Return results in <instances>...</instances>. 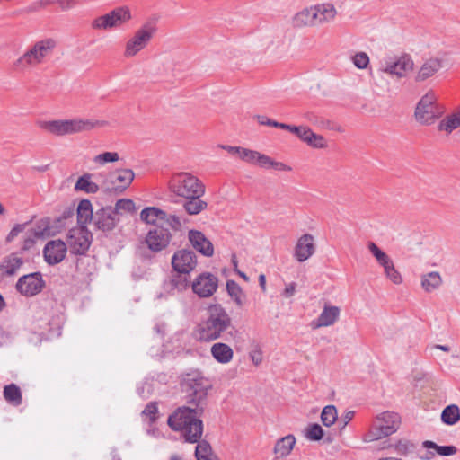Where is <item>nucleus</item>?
Returning <instances> with one entry per match:
<instances>
[{
    "instance_id": "14",
    "label": "nucleus",
    "mask_w": 460,
    "mask_h": 460,
    "mask_svg": "<svg viewBox=\"0 0 460 460\" xmlns=\"http://www.w3.org/2000/svg\"><path fill=\"white\" fill-rule=\"evenodd\" d=\"M15 287L22 296H33L41 292L45 281L40 272H34L19 278Z\"/></svg>"
},
{
    "instance_id": "59",
    "label": "nucleus",
    "mask_w": 460,
    "mask_h": 460,
    "mask_svg": "<svg viewBox=\"0 0 460 460\" xmlns=\"http://www.w3.org/2000/svg\"><path fill=\"white\" fill-rule=\"evenodd\" d=\"M34 243H35L34 239L31 237H28V238L24 239L22 245V250L28 251L34 245Z\"/></svg>"
},
{
    "instance_id": "47",
    "label": "nucleus",
    "mask_w": 460,
    "mask_h": 460,
    "mask_svg": "<svg viewBox=\"0 0 460 460\" xmlns=\"http://www.w3.org/2000/svg\"><path fill=\"white\" fill-rule=\"evenodd\" d=\"M112 208L113 210H116V215L118 216L120 211L128 213L134 212L136 208L132 199H120L116 202L115 207Z\"/></svg>"
},
{
    "instance_id": "10",
    "label": "nucleus",
    "mask_w": 460,
    "mask_h": 460,
    "mask_svg": "<svg viewBox=\"0 0 460 460\" xmlns=\"http://www.w3.org/2000/svg\"><path fill=\"white\" fill-rule=\"evenodd\" d=\"M155 31V27L152 23L143 24L126 42L124 57L129 58L137 55L149 44Z\"/></svg>"
},
{
    "instance_id": "28",
    "label": "nucleus",
    "mask_w": 460,
    "mask_h": 460,
    "mask_svg": "<svg viewBox=\"0 0 460 460\" xmlns=\"http://www.w3.org/2000/svg\"><path fill=\"white\" fill-rule=\"evenodd\" d=\"M112 182L119 183L116 190H125L133 181L135 173L131 169H117L111 173Z\"/></svg>"
},
{
    "instance_id": "38",
    "label": "nucleus",
    "mask_w": 460,
    "mask_h": 460,
    "mask_svg": "<svg viewBox=\"0 0 460 460\" xmlns=\"http://www.w3.org/2000/svg\"><path fill=\"white\" fill-rule=\"evenodd\" d=\"M92 174L84 173L80 176L75 185V190H82L85 193L94 194L99 190L97 183L91 181Z\"/></svg>"
},
{
    "instance_id": "29",
    "label": "nucleus",
    "mask_w": 460,
    "mask_h": 460,
    "mask_svg": "<svg viewBox=\"0 0 460 460\" xmlns=\"http://www.w3.org/2000/svg\"><path fill=\"white\" fill-rule=\"evenodd\" d=\"M22 258L18 256L17 253L13 252L4 259L0 266V269L4 271V275L13 276L16 274V272L22 267Z\"/></svg>"
},
{
    "instance_id": "11",
    "label": "nucleus",
    "mask_w": 460,
    "mask_h": 460,
    "mask_svg": "<svg viewBox=\"0 0 460 460\" xmlns=\"http://www.w3.org/2000/svg\"><path fill=\"white\" fill-rule=\"evenodd\" d=\"M132 18L128 7L121 6L113 9L112 11L96 17L92 22V27L95 30H111L119 28L127 23Z\"/></svg>"
},
{
    "instance_id": "64",
    "label": "nucleus",
    "mask_w": 460,
    "mask_h": 460,
    "mask_svg": "<svg viewBox=\"0 0 460 460\" xmlns=\"http://www.w3.org/2000/svg\"><path fill=\"white\" fill-rule=\"evenodd\" d=\"M386 448H394V444L389 443L388 441H384L382 443V446L380 447V449H386Z\"/></svg>"
},
{
    "instance_id": "62",
    "label": "nucleus",
    "mask_w": 460,
    "mask_h": 460,
    "mask_svg": "<svg viewBox=\"0 0 460 460\" xmlns=\"http://www.w3.org/2000/svg\"><path fill=\"white\" fill-rule=\"evenodd\" d=\"M270 119L267 118L266 116H257V120L259 124L263 126H269L268 122H270Z\"/></svg>"
},
{
    "instance_id": "1",
    "label": "nucleus",
    "mask_w": 460,
    "mask_h": 460,
    "mask_svg": "<svg viewBox=\"0 0 460 460\" xmlns=\"http://www.w3.org/2000/svg\"><path fill=\"white\" fill-rule=\"evenodd\" d=\"M198 340L205 342L222 339L230 341L234 338L236 329L226 310L219 304L210 305L207 310V317L196 328Z\"/></svg>"
},
{
    "instance_id": "17",
    "label": "nucleus",
    "mask_w": 460,
    "mask_h": 460,
    "mask_svg": "<svg viewBox=\"0 0 460 460\" xmlns=\"http://www.w3.org/2000/svg\"><path fill=\"white\" fill-rule=\"evenodd\" d=\"M119 220L116 210H113L111 206L98 209L93 219L95 228L102 232L113 230Z\"/></svg>"
},
{
    "instance_id": "60",
    "label": "nucleus",
    "mask_w": 460,
    "mask_h": 460,
    "mask_svg": "<svg viewBox=\"0 0 460 460\" xmlns=\"http://www.w3.org/2000/svg\"><path fill=\"white\" fill-rule=\"evenodd\" d=\"M355 412L353 411H348L342 416L343 427L344 428L354 417Z\"/></svg>"
},
{
    "instance_id": "40",
    "label": "nucleus",
    "mask_w": 460,
    "mask_h": 460,
    "mask_svg": "<svg viewBox=\"0 0 460 460\" xmlns=\"http://www.w3.org/2000/svg\"><path fill=\"white\" fill-rule=\"evenodd\" d=\"M56 4V0H36L30 4L28 6L18 10L14 14H29L33 13H39L45 10L48 6Z\"/></svg>"
},
{
    "instance_id": "24",
    "label": "nucleus",
    "mask_w": 460,
    "mask_h": 460,
    "mask_svg": "<svg viewBox=\"0 0 460 460\" xmlns=\"http://www.w3.org/2000/svg\"><path fill=\"white\" fill-rule=\"evenodd\" d=\"M316 13L313 5L296 13L292 18V25L295 28L316 26Z\"/></svg>"
},
{
    "instance_id": "53",
    "label": "nucleus",
    "mask_w": 460,
    "mask_h": 460,
    "mask_svg": "<svg viewBox=\"0 0 460 460\" xmlns=\"http://www.w3.org/2000/svg\"><path fill=\"white\" fill-rule=\"evenodd\" d=\"M310 128L303 126H290L289 131L296 135L302 141H305Z\"/></svg>"
},
{
    "instance_id": "30",
    "label": "nucleus",
    "mask_w": 460,
    "mask_h": 460,
    "mask_svg": "<svg viewBox=\"0 0 460 460\" xmlns=\"http://www.w3.org/2000/svg\"><path fill=\"white\" fill-rule=\"evenodd\" d=\"M460 127V107L457 111L450 115L446 116L438 124V130L446 132L447 134L452 133L455 129Z\"/></svg>"
},
{
    "instance_id": "15",
    "label": "nucleus",
    "mask_w": 460,
    "mask_h": 460,
    "mask_svg": "<svg viewBox=\"0 0 460 460\" xmlns=\"http://www.w3.org/2000/svg\"><path fill=\"white\" fill-rule=\"evenodd\" d=\"M172 266L178 273L190 274L197 266V257L194 252L182 249L174 252Z\"/></svg>"
},
{
    "instance_id": "44",
    "label": "nucleus",
    "mask_w": 460,
    "mask_h": 460,
    "mask_svg": "<svg viewBox=\"0 0 460 460\" xmlns=\"http://www.w3.org/2000/svg\"><path fill=\"white\" fill-rule=\"evenodd\" d=\"M394 449L398 455L406 456L414 451L415 444L408 439H399L394 444Z\"/></svg>"
},
{
    "instance_id": "8",
    "label": "nucleus",
    "mask_w": 460,
    "mask_h": 460,
    "mask_svg": "<svg viewBox=\"0 0 460 460\" xmlns=\"http://www.w3.org/2000/svg\"><path fill=\"white\" fill-rule=\"evenodd\" d=\"M401 424V417L394 411H384L376 415L370 429L364 435V442H372L395 433Z\"/></svg>"
},
{
    "instance_id": "22",
    "label": "nucleus",
    "mask_w": 460,
    "mask_h": 460,
    "mask_svg": "<svg viewBox=\"0 0 460 460\" xmlns=\"http://www.w3.org/2000/svg\"><path fill=\"white\" fill-rule=\"evenodd\" d=\"M341 310L338 306L325 305L319 316L311 323L314 329L327 327L334 324L340 316Z\"/></svg>"
},
{
    "instance_id": "13",
    "label": "nucleus",
    "mask_w": 460,
    "mask_h": 460,
    "mask_svg": "<svg viewBox=\"0 0 460 460\" xmlns=\"http://www.w3.org/2000/svg\"><path fill=\"white\" fill-rule=\"evenodd\" d=\"M172 239V234L168 228L155 226L150 229L145 237V243L153 252H159L165 250Z\"/></svg>"
},
{
    "instance_id": "7",
    "label": "nucleus",
    "mask_w": 460,
    "mask_h": 460,
    "mask_svg": "<svg viewBox=\"0 0 460 460\" xmlns=\"http://www.w3.org/2000/svg\"><path fill=\"white\" fill-rule=\"evenodd\" d=\"M170 191L179 198H189L193 195H204L206 187L195 175L181 172L173 173L169 181Z\"/></svg>"
},
{
    "instance_id": "3",
    "label": "nucleus",
    "mask_w": 460,
    "mask_h": 460,
    "mask_svg": "<svg viewBox=\"0 0 460 460\" xmlns=\"http://www.w3.org/2000/svg\"><path fill=\"white\" fill-rule=\"evenodd\" d=\"M58 42L53 38H43L30 45L13 63V68L24 73L46 63L53 55Z\"/></svg>"
},
{
    "instance_id": "42",
    "label": "nucleus",
    "mask_w": 460,
    "mask_h": 460,
    "mask_svg": "<svg viewBox=\"0 0 460 460\" xmlns=\"http://www.w3.org/2000/svg\"><path fill=\"white\" fill-rule=\"evenodd\" d=\"M226 290L236 305L242 306L244 296L241 287L234 280L229 279L226 281Z\"/></svg>"
},
{
    "instance_id": "35",
    "label": "nucleus",
    "mask_w": 460,
    "mask_h": 460,
    "mask_svg": "<svg viewBox=\"0 0 460 460\" xmlns=\"http://www.w3.org/2000/svg\"><path fill=\"white\" fill-rule=\"evenodd\" d=\"M189 287V274L178 273L172 275L168 282H165V288L169 291H182Z\"/></svg>"
},
{
    "instance_id": "34",
    "label": "nucleus",
    "mask_w": 460,
    "mask_h": 460,
    "mask_svg": "<svg viewBox=\"0 0 460 460\" xmlns=\"http://www.w3.org/2000/svg\"><path fill=\"white\" fill-rule=\"evenodd\" d=\"M4 400L13 405L19 406L22 404V397L20 387L15 384H10L4 387Z\"/></svg>"
},
{
    "instance_id": "56",
    "label": "nucleus",
    "mask_w": 460,
    "mask_h": 460,
    "mask_svg": "<svg viewBox=\"0 0 460 460\" xmlns=\"http://www.w3.org/2000/svg\"><path fill=\"white\" fill-rule=\"evenodd\" d=\"M250 358L255 366L262 362V353L260 349H254L250 352Z\"/></svg>"
},
{
    "instance_id": "57",
    "label": "nucleus",
    "mask_w": 460,
    "mask_h": 460,
    "mask_svg": "<svg viewBox=\"0 0 460 460\" xmlns=\"http://www.w3.org/2000/svg\"><path fill=\"white\" fill-rule=\"evenodd\" d=\"M296 288V284L295 282L289 283L283 291V296L286 297H291L294 296Z\"/></svg>"
},
{
    "instance_id": "2",
    "label": "nucleus",
    "mask_w": 460,
    "mask_h": 460,
    "mask_svg": "<svg viewBox=\"0 0 460 460\" xmlns=\"http://www.w3.org/2000/svg\"><path fill=\"white\" fill-rule=\"evenodd\" d=\"M205 409L202 407H178L167 419L168 426L174 431L181 432L185 442L194 444L203 434L201 416Z\"/></svg>"
},
{
    "instance_id": "33",
    "label": "nucleus",
    "mask_w": 460,
    "mask_h": 460,
    "mask_svg": "<svg viewBox=\"0 0 460 460\" xmlns=\"http://www.w3.org/2000/svg\"><path fill=\"white\" fill-rule=\"evenodd\" d=\"M165 217L166 212L155 207L145 208L140 212V219L150 225H155L157 220H163Z\"/></svg>"
},
{
    "instance_id": "50",
    "label": "nucleus",
    "mask_w": 460,
    "mask_h": 460,
    "mask_svg": "<svg viewBox=\"0 0 460 460\" xmlns=\"http://www.w3.org/2000/svg\"><path fill=\"white\" fill-rule=\"evenodd\" d=\"M158 407L155 402H148L142 411V415L147 417L151 423L155 422L157 419Z\"/></svg>"
},
{
    "instance_id": "19",
    "label": "nucleus",
    "mask_w": 460,
    "mask_h": 460,
    "mask_svg": "<svg viewBox=\"0 0 460 460\" xmlns=\"http://www.w3.org/2000/svg\"><path fill=\"white\" fill-rule=\"evenodd\" d=\"M67 252V245L60 239L49 241L43 248V256L49 265L61 262Z\"/></svg>"
},
{
    "instance_id": "5",
    "label": "nucleus",
    "mask_w": 460,
    "mask_h": 460,
    "mask_svg": "<svg viewBox=\"0 0 460 460\" xmlns=\"http://www.w3.org/2000/svg\"><path fill=\"white\" fill-rule=\"evenodd\" d=\"M107 125L104 120H94L89 119H73L49 120L40 123V128L56 136H65L84 131H89L95 128Z\"/></svg>"
},
{
    "instance_id": "6",
    "label": "nucleus",
    "mask_w": 460,
    "mask_h": 460,
    "mask_svg": "<svg viewBox=\"0 0 460 460\" xmlns=\"http://www.w3.org/2000/svg\"><path fill=\"white\" fill-rule=\"evenodd\" d=\"M446 112L444 105L438 102L434 92L429 91L417 102L414 118L422 126L433 125Z\"/></svg>"
},
{
    "instance_id": "25",
    "label": "nucleus",
    "mask_w": 460,
    "mask_h": 460,
    "mask_svg": "<svg viewBox=\"0 0 460 460\" xmlns=\"http://www.w3.org/2000/svg\"><path fill=\"white\" fill-rule=\"evenodd\" d=\"M204 195H193L184 199L182 204L184 211L190 216H196L206 210L208 208V202L201 199Z\"/></svg>"
},
{
    "instance_id": "20",
    "label": "nucleus",
    "mask_w": 460,
    "mask_h": 460,
    "mask_svg": "<svg viewBox=\"0 0 460 460\" xmlns=\"http://www.w3.org/2000/svg\"><path fill=\"white\" fill-rule=\"evenodd\" d=\"M315 252L314 238L310 234L300 236L294 250V257L298 262H304Z\"/></svg>"
},
{
    "instance_id": "16",
    "label": "nucleus",
    "mask_w": 460,
    "mask_h": 460,
    "mask_svg": "<svg viewBox=\"0 0 460 460\" xmlns=\"http://www.w3.org/2000/svg\"><path fill=\"white\" fill-rule=\"evenodd\" d=\"M218 286L217 278L208 272L199 275L192 283V290L199 297H209L217 290Z\"/></svg>"
},
{
    "instance_id": "43",
    "label": "nucleus",
    "mask_w": 460,
    "mask_h": 460,
    "mask_svg": "<svg viewBox=\"0 0 460 460\" xmlns=\"http://www.w3.org/2000/svg\"><path fill=\"white\" fill-rule=\"evenodd\" d=\"M338 418L337 409L334 405L325 406L321 413L322 423L325 427H331L335 423Z\"/></svg>"
},
{
    "instance_id": "31",
    "label": "nucleus",
    "mask_w": 460,
    "mask_h": 460,
    "mask_svg": "<svg viewBox=\"0 0 460 460\" xmlns=\"http://www.w3.org/2000/svg\"><path fill=\"white\" fill-rule=\"evenodd\" d=\"M92 203L89 199H82L77 207V223L79 226H87V224L93 219Z\"/></svg>"
},
{
    "instance_id": "18",
    "label": "nucleus",
    "mask_w": 460,
    "mask_h": 460,
    "mask_svg": "<svg viewBox=\"0 0 460 460\" xmlns=\"http://www.w3.org/2000/svg\"><path fill=\"white\" fill-rule=\"evenodd\" d=\"M246 163L258 165L262 169H273L275 171L290 172L292 168L282 162L273 160L267 155L261 154L255 150L249 149Z\"/></svg>"
},
{
    "instance_id": "58",
    "label": "nucleus",
    "mask_w": 460,
    "mask_h": 460,
    "mask_svg": "<svg viewBox=\"0 0 460 460\" xmlns=\"http://www.w3.org/2000/svg\"><path fill=\"white\" fill-rule=\"evenodd\" d=\"M220 148L227 151L232 155H237L241 146H233L228 145H220Z\"/></svg>"
},
{
    "instance_id": "48",
    "label": "nucleus",
    "mask_w": 460,
    "mask_h": 460,
    "mask_svg": "<svg viewBox=\"0 0 460 460\" xmlns=\"http://www.w3.org/2000/svg\"><path fill=\"white\" fill-rule=\"evenodd\" d=\"M385 277L394 284L399 285L402 283V277L401 273L395 269L394 262L384 269Z\"/></svg>"
},
{
    "instance_id": "23",
    "label": "nucleus",
    "mask_w": 460,
    "mask_h": 460,
    "mask_svg": "<svg viewBox=\"0 0 460 460\" xmlns=\"http://www.w3.org/2000/svg\"><path fill=\"white\" fill-rule=\"evenodd\" d=\"M443 61L438 58L426 59L414 77L415 82L422 83L435 75L442 68Z\"/></svg>"
},
{
    "instance_id": "55",
    "label": "nucleus",
    "mask_w": 460,
    "mask_h": 460,
    "mask_svg": "<svg viewBox=\"0 0 460 460\" xmlns=\"http://www.w3.org/2000/svg\"><path fill=\"white\" fill-rule=\"evenodd\" d=\"M56 4H58L62 11H67L75 7L77 4L76 0H56Z\"/></svg>"
},
{
    "instance_id": "51",
    "label": "nucleus",
    "mask_w": 460,
    "mask_h": 460,
    "mask_svg": "<svg viewBox=\"0 0 460 460\" xmlns=\"http://www.w3.org/2000/svg\"><path fill=\"white\" fill-rule=\"evenodd\" d=\"M354 66L358 69H365L369 64V58L366 52H358L352 57Z\"/></svg>"
},
{
    "instance_id": "61",
    "label": "nucleus",
    "mask_w": 460,
    "mask_h": 460,
    "mask_svg": "<svg viewBox=\"0 0 460 460\" xmlns=\"http://www.w3.org/2000/svg\"><path fill=\"white\" fill-rule=\"evenodd\" d=\"M248 154H249V149H248V148H244V147H242V146H241V147H240V150H239V152H238L237 156H238L241 160H243V161L246 162L247 157H248Z\"/></svg>"
},
{
    "instance_id": "21",
    "label": "nucleus",
    "mask_w": 460,
    "mask_h": 460,
    "mask_svg": "<svg viewBox=\"0 0 460 460\" xmlns=\"http://www.w3.org/2000/svg\"><path fill=\"white\" fill-rule=\"evenodd\" d=\"M188 238L195 250L206 257H211L214 254V246L205 234L198 230H190Z\"/></svg>"
},
{
    "instance_id": "52",
    "label": "nucleus",
    "mask_w": 460,
    "mask_h": 460,
    "mask_svg": "<svg viewBox=\"0 0 460 460\" xmlns=\"http://www.w3.org/2000/svg\"><path fill=\"white\" fill-rule=\"evenodd\" d=\"M163 221H165L167 225L174 231H181V229L182 222L181 217L176 215L166 213V217L163 218Z\"/></svg>"
},
{
    "instance_id": "36",
    "label": "nucleus",
    "mask_w": 460,
    "mask_h": 460,
    "mask_svg": "<svg viewBox=\"0 0 460 460\" xmlns=\"http://www.w3.org/2000/svg\"><path fill=\"white\" fill-rule=\"evenodd\" d=\"M442 284V279L438 272L431 271L421 277V287L426 292L438 289Z\"/></svg>"
},
{
    "instance_id": "32",
    "label": "nucleus",
    "mask_w": 460,
    "mask_h": 460,
    "mask_svg": "<svg viewBox=\"0 0 460 460\" xmlns=\"http://www.w3.org/2000/svg\"><path fill=\"white\" fill-rule=\"evenodd\" d=\"M296 444V438L293 435H288L277 440L274 446V453L279 457H284L290 454Z\"/></svg>"
},
{
    "instance_id": "49",
    "label": "nucleus",
    "mask_w": 460,
    "mask_h": 460,
    "mask_svg": "<svg viewBox=\"0 0 460 460\" xmlns=\"http://www.w3.org/2000/svg\"><path fill=\"white\" fill-rule=\"evenodd\" d=\"M119 159V155L117 152H104L93 158V161L100 164L106 163L117 162Z\"/></svg>"
},
{
    "instance_id": "46",
    "label": "nucleus",
    "mask_w": 460,
    "mask_h": 460,
    "mask_svg": "<svg viewBox=\"0 0 460 460\" xmlns=\"http://www.w3.org/2000/svg\"><path fill=\"white\" fill-rule=\"evenodd\" d=\"M323 435V428L317 423L310 424L306 429L305 437L310 440L318 441Z\"/></svg>"
},
{
    "instance_id": "41",
    "label": "nucleus",
    "mask_w": 460,
    "mask_h": 460,
    "mask_svg": "<svg viewBox=\"0 0 460 460\" xmlns=\"http://www.w3.org/2000/svg\"><path fill=\"white\" fill-rule=\"evenodd\" d=\"M422 447L427 449H435L438 455L443 456H453L457 452L455 446H439L431 440L423 441Z\"/></svg>"
},
{
    "instance_id": "26",
    "label": "nucleus",
    "mask_w": 460,
    "mask_h": 460,
    "mask_svg": "<svg viewBox=\"0 0 460 460\" xmlns=\"http://www.w3.org/2000/svg\"><path fill=\"white\" fill-rule=\"evenodd\" d=\"M313 8L314 9V13H317V25L332 22L337 14L336 8L331 3L318 4L313 5Z\"/></svg>"
},
{
    "instance_id": "27",
    "label": "nucleus",
    "mask_w": 460,
    "mask_h": 460,
    "mask_svg": "<svg viewBox=\"0 0 460 460\" xmlns=\"http://www.w3.org/2000/svg\"><path fill=\"white\" fill-rule=\"evenodd\" d=\"M210 352L215 360L221 364L229 363L234 357L232 348L223 342H217L213 344L210 349Z\"/></svg>"
},
{
    "instance_id": "9",
    "label": "nucleus",
    "mask_w": 460,
    "mask_h": 460,
    "mask_svg": "<svg viewBox=\"0 0 460 460\" xmlns=\"http://www.w3.org/2000/svg\"><path fill=\"white\" fill-rule=\"evenodd\" d=\"M414 62L408 54L401 55L396 58H386L380 62L378 72L386 74L396 79L404 78L408 72L412 71Z\"/></svg>"
},
{
    "instance_id": "37",
    "label": "nucleus",
    "mask_w": 460,
    "mask_h": 460,
    "mask_svg": "<svg viewBox=\"0 0 460 460\" xmlns=\"http://www.w3.org/2000/svg\"><path fill=\"white\" fill-rule=\"evenodd\" d=\"M460 420V409L456 404L445 407L441 412V421L448 426H453Z\"/></svg>"
},
{
    "instance_id": "63",
    "label": "nucleus",
    "mask_w": 460,
    "mask_h": 460,
    "mask_svg": "<svg viewBox=\"0 0 460 460\" xmlns=\"http://www.w3.org/2000/svg\"><path fill=\"white\" fill-rule=\"evenodd\" d=\"M259 283H260V286L261 288L265 290V285H266V278H265V275L263 274H261L259 276Z\"/></svg>"
},
{
    "instance_id": "4",
    "label": "nucleus",
    "mask_w": 460,
    "mask_h": 460,
    "mask_svg": "<svg viewBox=\"0 0 460 460\" xmlns=\"http://www.w3.org/2000/svg\"><path fill=\"white\" fill-rule=\"evenodd\" d=\"M181 388L187 404L205 409L211 381L199 370H191L182 376Z\"/></svg>"
},
{
    "instance_id": "45",
    "label": "nucleus",
    "mask_w": 460,
    "mask_h": 460,
    "mask_svg": "<svg viewBox=\"0 0 460 460\" xmlns=\"http://www.w3.org/2000/svg\"><path fill=\"white\" fill-rule=\"evenodd\" d=\"M304 142L314 148H324L327 146L325 138L322 135L314 133L311 128Z\"/></svg>"
},
{
    "instance_id": "12",
    "label": "nucleus",
    "mask_w": 460,
    "mask_h": 460,
    "mask_svg": "<svg viewBox=\"0 0 460 460\" xmlns=\"http://www.w3.org/2000/svg\"><path fill=\"white\" fill-rule=\"evenodd\" d=\"M67 249L72 254L84 255L92 243V234L87 226L70 229L66 240Z\"/></svg>"
},
{
    "instance_id": "54",
    "label": "nucleus",
    "mask_w": 460,
    "mask_h": 460,
    "mask_svg": "<svg viewBox=\"0 0 460 460\" xmlns=\"http://www.w3.org/2000/svg\"><path fill=\"white\" fill-rule=\"evenodd\" d=\"M25 228V224H17L15 225L12 229L11 231L9 232L7 237H6V242L7 243H11L12 241L14 240V238L20 234L22 233Z\"/></svg>"
},
{
    "instance_id": "39",
    "label": "nucleus",
    "mask_w": 460,
    "mask_h": 460,
    "mask_svg": "<svg viewBox=\"0 0 460 460\" xmlns=\"http://www.w3.org/2000/svg\"><path fill=\"white\" fill-rule=\"evenodd\" d=\"M367 248L383 270L394 262L390 256L382 251L374 242L369 241L367 243Z\"/></svg>"
}]
</instances>
